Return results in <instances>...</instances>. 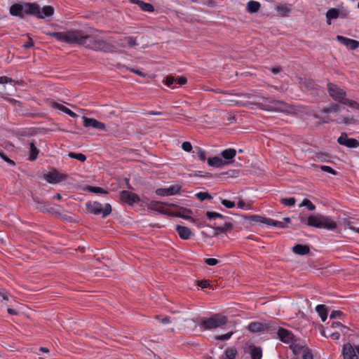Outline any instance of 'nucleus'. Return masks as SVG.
Masks as SVG:
<instances>
[{
  "instance_id": "obj_1",
  "label": "nucleus",
  "mask_w": 359,
  "mask_h": 359,
  "mask_svg": "<svg viewBox=\"0 0 359 359\" xmlns=\"http://www.w3.org/2000/svg\"><path fill=\"white\" fill-rule=\"evenodd\" d=\"M47 35L67 43L83 46L86 48L104 53H112L114 46L97 35L88 34L82 30H74L63 32H46Z\"/></svg>"
},
{
  "instance_id": "obj_2",
  "label": "nucleus",
  "mask_w": 359,
  "mask_h": 359,
  "mask_svg": "<svg viewBox=\"0 0 359 359\" xmlns=\"http://www.w3.org/2000/svg\"><path fill=\"white\" fill-rule=\"evenodd\" d=\"M10 13L12 15L21 18L25 13L35 15L40 19L43 18L41 15L39 5L36 3H26L24 5L15 4L10 7Z\"/></svg>"
},
{
  "instance_id": "obj_3",
  "label": "nucleus",
  "mask_w": 359,
  "mask_h": 359,
  "mask_svg": "<svg viewBox=\"0 0 359 359\" xmlns=\"http://www.w3.org/2000/svg\"><path fill=\"white\" fill-rule=\"evenodd\" d=\"M307 226L318 229H325L333 231L337 229V223L330 217L321 214L310 215L307 219Z\"/></svg>"
},
{
  "instance_id": "obj_4",
  "label": "nucleus",
  "mask_w": 359,
  "mask_h": 359,
  "mask_svg": "<svg viewBox=\"0 0 359 359\" xmlns=\"http://www.w3.org/2000/svg\"><path fill=\"white\" fill-rule=\"evenodd\" d=\"M226 323V316L217 313L210 318H203L201 321V327L204 330L216 329L224 325Z\"/></svg>"
},
{
  "instance_id": "obj_5",
  "label": "nucleus",
  "mask_w": 359,
  "mask_h": 359,
  "mask_svg": "<svg viewBox=\"0 0 359 359\" xmlns=\"http://www.w3.org/2000/svg\"><path fill=\"white\" fill-rule=\"evenodd\" d=\"M260 109L267 111H275L279 112L290 113L292 110L291 105L283 101L273 100L269 104H263L260 102H254Z\"/></svg>"
},
{
  "instance_id": "obj_6",
  "label": "nucleus",
  "mask_w": 359,
  "mask_h": 359,
  "mask_svg": "<svg viewBox=\"0 0 359 359\" xmlns=\"http://www.w3.org/2000/svg\"><path fill=\"white\" fill-rule=\"evenodd\" d=\"M86 210L88 212L94 215H102V217H105L111 214V206L109 203H106L102 208V205L99 203L94 201L93 203L88 202L86 204Z\"/></svg>"
},
{
  "instance_id": "obj_7",
  "label": "nucleus",
  "mask_w": 359,
  "mask_h": 359,
  "mask_svg": "<svg viewBox=\"0 0 359 359\" xmlns=\"http://www.w3.org/2000/svg\"><path fill=\"white\" fill-rule=\"evenodd\" d=\"M329 95L335 101L344 104L346 100V93L338 86L329 83L327 84Z\"/></svg>"
},
{
  "instance_id": "obj_8",
  "label": "nucleus",
  "mask_w": 359,
  "mask_h": 359,
  "mask_svg": "<svg viewBox=\"0 0 359 359\" xmlns=\"http://www.w3.org/2000/svg\"><path fill=\"white\" fill-rule=\"evenodd\" d=\"M33 200H34V202L35 203V208L36 209L39 210L41 212H48V213H50L52 215H57L59 213L55 207L51 206L50 203L42 202L37 197L34 198Z\"/></svg>"
},
{
  "instance_id": "obj_9",
  "label": "nucleus",
  "mask_w": 359,
  "mask_h": 359,
  "mask_svg": "<svg viewBox=\"0 0 359 359\" xmlns=\"http://www.w3.org/2000/svg\"><path fill=\"white\" fill-rule=\"evenodd\" d=\"M337 142L340 145L345 146L348 148H356L359 147V142L356 139L348 137L347 133L345 132L341 133V135L337 138Z\"/></svg>"
},
{
  "instance_id": "obj_10",
  "label": "nucleus",
  "mask_w": 359,
  "mask_h": 359,
  "mask_svg": "<svg viewBox=\"0 0 359 359\" xmlns=\"http://www.w3.org/2000/svg\"><path fill=\"white\" fill-rule=\"evenodd\" d=\"M120 198L123 203L133 205L140 201L139 196L129 191H122L120 192Z\"/></svg>"
},
{
  "instance_id": "obj_11",
  "label": "nucleus",
  "mask_w": 359,
  "mask_h": 359,
  "mask_svg": "<svg viewBox=\"0 0 359 359\" xmlns=\"http://www.w3.org/2000/svg\"><path fill=\"white\" fill-rule=\"evenodd\" d=\"M181 186L178 184L172 185L168 188H160L156 190V194L161 196H173L179 193Z\"/></svg>"
},
{
  "instance_id": "obj_12",
  "label": "nucleus",
  "mask_w": 359,
  "mask_h": 359,
  "mask_svg": "<svg viewBox=\"0 0 359 359\" xmlns=\"http://www.w3.org/2000/svg\"><path fill=\"white\" fill-rule=\"evenodd\" d=\"M355 350L351 343L344 344L342 347L344 359H358V356L355 353Z\"/></svg>"
},
{
  "instance_id": "obj_13",
  "label": "nucleus",
  "mask_w": 359,
  "mask_h": 359,
  "mask_svg": "<svg viewBox=\"0 0 359 359\" xmlns=\"http://www.w3.org/2000/svg\"><path fill=\"white\" fill-rule=\"evenodd\" d=\"M337 39L339 42L346 46L350 50H355L359 47L358 41L346 38L341 35H337Z\"/></svg>"
},
{
  "instance_id": "obj_14",
  "label": "nucleus",
  "mask_w": 359,
  "mask_h": 359,
  "mask_svg": "<svg viewBox=\"0 0 359 359\" xmlns=\"http://www.w3.org/2000/svg\"><path fill=\"white\" fill-rule=\"evenodd\" d=\"M277 334L280 340L284 343L289 344L294 341L293 334L285 328L278 327Z\"/></svg>"
},
{
  "instance_id": "obj_15",
  "label": "nucleus",
  "mask_w": 359,
  "mask_h": 359,
  "mask_svg": "<svg viewBox=\"0 0 359 359\" xmlns=\"http://www.w3.org/2000/svg\"><path fill=\"white\" fill-rule=\"evenodd\" d=\"M83 126L86 128H93L99 130H104L105 125L104 123L97 121L95 118L83 117Z\"/></svg>"
},
{
  "instance_id": "obj_16",
  "label": "nucleus",
  "mask_w": 359,
  "mask_h": 359,
  "mask_svg": "<svg viewBox=\"0 0 359 359\" xmlns=\"http://www.w3.org/2000/svg\"><path fill=\"white\" fill-rule=\"evenodd\" d=\"M212 227L215 230L213 236H217L220 233H225L231 231L233 227V224L231 222H225L224 225L219 226L217 225V223L215 222Z\"/></svg>"
},
{
  "instance_id": "obj_17",
  "label": "nucleus",
  "mask_w": 359,
  "mask_h": 359,
  "mask_svg": "<svg viewBox=\"0 0 359 359\" xmlns=\"http://www.w3.org/2000/svg\"><path fill=\"white\" fill-rule=\"evenodd\" d=\"M191 213L192 211L190 209L180 208L177 211L172 212L171 215L191 222H194V218L191 216Z\"/></svg>"
},
{
  "instance_id": "obj_18",
  "label": "nucleus",
  "mask_w": 359,
  "mask_h": 359,
  "mask_svg": "<svg viewBox=\"0 0 359 359\" xmlns=\"http://www.w3.org/2000/svg\"><path fill=\"white\" fill-rule=\"evenodd\" d=\"M46 180L51 184H56L63 180V175L57 171L50 172L45 175Z\"/></svg>"
},
{
  "instance_id": "obj_19",
  "label": "nucleus",
  "mask_w": 359,
  "mask_h": 359,
  "mask_svg": "<svg viewBox=\"0 0 359 359\" xmlns=\"http://www.w3.org/2000/svg\"><path fill=\"white\" fill-rule=\"evenodd\" d=\"M175 229L179 236L183 240L189 239L192 234L191 231L187 226L177 225Z\"/></svg>"
},
{
  "instance_id": "obj_20",
  "label": "nucleus",
  "mask_w": 359,
  "mask_h": 359,
  "mask_svg": "<svg viewBox=\"0 0 359 359\" xmlns=\"http://www.w3.org/2000/svg\"><path fill=\"white\" fill-rule=\"evenodd\" d=\"M292 252L297 255H304L310 252V248L307 245L297 244L292 248Z\"/></svg>"
},
{
  "instance_id": "obj_21",
  "label": "nucleus",
  "mask_w": 359,
  "mask_h": 359,
  "mask_svg": "<svg viewBox=\"0 0 359 359\" xmlns=\"http://www.w3.org/2000/svg\"><path fill=\"white\" fill-rule=\"evenodd\" d=\"M208 163L210 166H213L215 168H221L223 165L227 164L228 163L224 161L221 158L215 156L213 158H208L207 159Z\"/></svg>"
},
{
  "instance_id": "obj_22",
  "label": "nucleus",
  "mask_w": 359,
  "mask_h": 359,
  "mask_svg": "<svg viewBox=\"0 0 359 359\" xmlns=\"http://www.w3.org/2000/svg\"><path fill=\"white\" fill-rule=\"evenodd\" d=\"M121 41L120 46L122 47H126V44L130 47L137 45L136 38L133 36H126L123 39H121Z\"/></svg>"
},
{
  "instance_id": "obj_23",
  "label": "nucleus",
  "mask_w": 359,
  "mask_h": 359,
  "mask_svg": "<svg viewBox=\"0 0 359 359\" xmlns=\"http://www.w3.org/2000/svg\"><path fill=\"white\" fill-rule=\"evenodd\" d=\"M248 330L251 332H258L264 331L263 323L253 322L249 324Z\"/></svg>"
},
{
  "instance_id": "obj_24",
  "label": "nucleus",
  "mask_w": 359,
  "mask_h": 359,
  "mask_svg": "<svg viewBox=\"0 0 359 359\" xmlns=\"http://www.w3.org/2000/svg\"><path fill=\"white\" fill-rule=\"evenodd\" d=\"M252 218L255 222L263 223L269 226H273L274 223V219L264 217L259 215H254L252 217Z\"/></svg>"
},
{
  "instance_id": "obj_25",
  "label": "nucleus",
  "mask_w": 359,
  "mask_h": 359,
  "mask_svg": "<svg viewBox=\"0 0 359 359\" xmlns=\"http://www.w3.org/2000/svg\"><path fill=\"white\" fill-rule=\"evenodd\" d=\"M260 4L256 1H250L247 4V10L249 13H253L257 12L260 8Z\"/></svg>"
},
{
  "instance_id": "obj_26",
  "label": "nucleus",
  "mask_w": 359,
  "mask_h": 359,
  "mask_svg": "<svg viewBox=\"0 0 359 359\" xmlns=\"http://www.w3.org/2000/svg\"><path fill=\"white\" fill-rule=\"evenodd\" d=\"M236 151L235 149H227L222 151L221 155L225 160H231L235 157Z\"/></svg>"
},
{
  "instance_id": "obj_27",
  "label": "nucleus",
  "mask_w": 359,
  "mask_h": 359,
  "mask_svg": "<svg viewBox=\"0 0 359 359\" xmlns=\"http://www.w3.org/2000/svg\"><path fill=\"white\" fill-rule=\"evenodd\" d=\"M316 311L322 319V321L325 322L327 317V309L325 305L320 304L316 307Z\"/></svg>"
},
{
  "instance_id": "obj_28",
  "label": "nucleus",
  "mask_w": 359,
  "mask_h": 359,
  "mask_svg": "<svg viewBox=\"0 0 359 359\" xmlns=\"http://www.w3.org/2000/svg\"><path fill=\"white\" fill-rule=\"evenodd\" d=\"M250 355L252 359H261L262 351L260 347L252 346L250 348Z\"/></svg>"
},
{
  "instance_id": "obj_29",
  "label": "nucleus",
  "mask_w": 359,
  "mask_h": 359,
  "mask_svg": "<svg viewBox=\"0 0 359 359\" xmlns=\"http://www.w3.org/2000/svg\"><path fill=\"white\" fill-rule=\"evenodd\" d=\"M290 348L294 355H299L304 349V346L300 343L291 342Z\"/></svg>"
},
{
  "instance_id": "obj_30",
  "label": "nucleus",
  "mask_w": 359,
  "mask_h": 359,
  "mask_svg": "<svg viewBox=\"0 0 359 359\" xmlns=\"http://www.w3.org/2000/svg\"><path fill=\"white\" fill-rule=\"evenodd\" d=\"M339 16V11L336 8H331L330 9L327 13H326V17H327V23L329 25L331 24V20L332 19H336Z\"/></svg>"
},
{
  "instance_id": "obj_31",
  "label": "nucleus",
  "mask_w": 359,
  "mask_h": 359,
  "mask_svg": "<svg viewBox=\"0 0 359 359\" xmlns=\"http://www.w3.org/2000/svg\"><path fill=\"white\" fill-rule=\"evenodd\" d=\"M276 10L278 13L279 15L281 17L287 16L288 13L290 11V8L285 5L277 6Z\"/></svg>"
},
{
  "instance_id": "obj_32",
  "label": "nucleus",
  "mask_w": 359,
  "mask_h": 359,
  "mask_svg": "<svg viewBox=\"0 0 359 359\" xmlns=\"http://www.w3.org/2000/svg\"><path fill=\"white\" fill-rule=\"evenodd\" d=\"M41 15L43 16V18L45 17H50L54 13V8L51 6H45L43 7L42 11H41Z\"/></svg>"
},
{
  "instance_id": "obj_33",
  "label": "nucleus",
  "mask_w": 359,
  "mask_h": 359,
  "mask_svg": "<svg viewBox=\"0 0 359 359\" xmlns=\"http://www.w3.org/2000/svg\"><path fill=\"white\" fill-rule=\"evenodd\" d=\"M237 355V351L236 348H228L225 350L224 355H222V357L229 358V359H235Z\"/></svg>"
},
{
  "instance_id": "obj_34",
  "label": "nucleus",
  "mask_w": 359,
  "mask_h": 359,
  "mask_svg": "<svg viewBox=\"0 0 359 359\" xmlns=\"http://www.w3.org/2000/svg\"><path fill=\"white\" fill-rule=\"evenodd\" d=\"M30 145V151H29V159L30 161H34L36 158L37 157V155L39 154V150L36 147L35 144L34 142H31L29 144Z\"/></svg>"
},
{
  "instance_id": "obj_35",
  "label": "nucleus",
  "mask_w": 359,
  "mask_h": 359,
  "mask_svg": "<svg viewBox=\"0 0 359 359\" xmlns=\"http://www.w3.org/2000/svg\"><path fill=\"white\" fill-rule=\"evenodd\" d=\"M151 205L152 209L156 211H158L161 213H167V212H165L164 210V204L162 203L156 202V201L152 202Z\"/></svg>"
},
{
  "instance_id": "obj_36",
  "label": "nucleus",
  "mask_w": 359,
  "mask_h": 359,
  "mask_svg": "<svg viewBox=\"0 0 359 359\" xmlns=\"http://www.w3.org/2000/svg\"><path fill=\"white\" fill-rule=\"evenodd\" d=\"M340 108L339 106L337 104H332L330 106L324 108L322 110L323 113L327 114L330 112H338L339 111Z\"/></svg>"
},
{
  "instance_id": "obj_37",
  "label": "nucleus",
  "mask_w": 359,
  "mask_h": 359,
  "mask_svg": "<svg viewBox=\"0 0 359 359\" xmlns=\"http://www.w3.org/2000/svg\"><path fill=\"white\" fill-rule=\"evenodd\" d=\"M138 6L144 11L152 12L154 10V6L151 4L142 1L140 2Z\"/></svg>"
},
{
  "instance_id": "obj_38",
  "label": "nucleus",
  "mask_w": 359,
  "mask_h": 359,
  "mask_svg": "<svg viewBox=\"0 0 359 359\" xmlns=\"http://www.w3.org/2000/svg\"><path fill=\"white\" fill-rule=\"evenodd\" d=\"M264 331L275 330L277 328L276 323L274 321L270 320L263 323Z\"/></svg>"
},
{
  "instance_id": "obj_39",
  "label": "nucleus",
  "mask_w": 359,
  "mask_h": 359,
  "mask_svg": "<svg viewBox=\"0 0 359 359\" xmlns=\"http://www.w3.org/2000/svg\"><path fill=\"white\" fill-rule=\"evenodd\" d=\"M206 216L209 219H216V218L224 219L226 218V216H224L220 213H218L216 212H211V211H208L206 212Z\"/></svg>"
},
{
  "instance_id": "obj_40",
  "label": "nucleus",
  "mask_w": 359,
  "mask_h": 359,
  "mask_svg": "<svg viewBox=\"0 0 359 359\" xmlns=\"http://www.w3.org/2000/svg\"><path fill=\"white\" fill-rule=\"evenodd\" d=\"M68 156L70 158L77 159L81 162H84L86 160V156L81 153L69 152Z\"/></svg>"
},
{
  "instance_id": "obj_41",
  "label": "nucleus",
  "mask_w": 359,
  "mask_h": 359,
  "mask_svg": "<svg viewBox=\"0 0 359 359\" xmlns=\"http://www.w3.org/2000/svg\"><path fill=\"white\" fill-rule=\"evenodd\" d=\"M296 199L293 197L292 198H283L280 199V203L286 206H293L295 204Z\"/></svg>"
},
{
  "instance_id": "obj_42",
  "label": "nucleus",
  "mask_w": 359,
  "mask_h": 359,
  "mask_svg": "<svg viewBox=\"0 0 359 359\" xmlns=\"http://www.w3.org/2000/svg\"><path fill=\"white\" fill-rule=\"evenodd\" d=\"M302 88H304L306 90H311L313 88L314 83L311 80H304L300 82Z\"/></svg>"
},
{
  "instance_id": "obj_43",
  "label": "nucleus",
  "mask_w": 359,
  "mask_h": 359,
  "mask_svg": "<svg viewBox=\"0 0 359 359\" xmlns=\"http://www.w3.org/2000/svg\"><path fill=\"white\" fill-rule=\"evenodd\" d=\"M305 206L309 210L313 211L316 209V206L309 199H304L302 203L299 205V207Z\"/></svg>"
},
{
  "instance_id": "obj_44",
  "label": "nucleus",
  "mask_w": 359,
  "mask_h": 359,
  "mask_svg": "<svg viewBox=\"0 0 359 359\" xmlns=\"http://www.w3.org/2000/svg\"><path fill=\"white\" fill-rule=\"evenodd\" d=\"M343 104L347 105L351 108L359 110V103L357 102L356 101L346 98V101L344 102Z\"/></svg>"
},
{
  "instance_id": "obj_45",
  "label": "nucleus",
  "mask_w": 359,
  "mask_h": 359,
  "mask_svg": "<svg viewBox=\"0 0 359 359\" xmlns=\"http://www.w3.org/2000/svg\"><path fill=\"white\" fill-rule=\"evenodd\" d=\"M88 190L95 194H107V191L97 187H88Z\"/></svg>"
},
{
  "instance_id": "obj_46",
  "label": "nucleus",
  "mask_w": 359,
  "mask_h": 359,
  "mask_svg": "<svg viewBox=\"0 0 359 359\" xmlns=\"http://www.w3.org/2000/svg\"><path fill=\"white\" fill-rule=\"evenodd\" d=\"M196 197L201 201L205 199H212V196L208 192H199L196 194Z\"/></svg>"
},
{
  "instance_id": "obj_47",
  "label": "nucleus",
  "mask_w": 359,
  "mask_h": 359,
  "mask_svg": "<svg viewBox=\"0 0 359 359\" xmlns=\"http://www.w3.org/2000/svg\"><path fill=\"white\" fill-rule=\"evenodd\" d=\"M355 120L353 118H349V117H341L340 120L337 121V122L338 123H344L346 125H348L351 123H354Z\"/></svg>"
},
{
  "instance_id": "obj_48",
  "label": "nucleus",
  "mask_w": 359,
  "mask_h": 359,
  "mask_svg": "<svg viewBox=\"0 0 359 359\" xmlns=\"http://www.w3.org/2000/svg\"><path fill=\"white\" fill-rule=\"evenodd\" d=\"M302 359H313L311 351L306 348L303 351Z\"/></svg>"
},
{
  "instance_id": "obj_49",
  "label": "nucleus",
  "mask_w": 359,
  "mask_h": 359,
  "mask_svg": "<svg viewBox=\"0 0 359 359\" xmlns=\"http://www.w3.org/2000/svg\"><path fill=\"white\" fill-rule=\"evenodd\" d=\"M343 225L345 226V227H348V229H351V230H353V231H358L359 232V228L358 229H356L355 228L353 224H352V222L351 221H349L348 219H344L343 220V222H342Z\"/></svg>"
},
{
  "instance_id": "obj_50",
  "label": "nucleus",
  "mask_w": 359,
  "mask_h": 359,
  "mask_svg": "<svg viewBox=\"0 0 359 359\" xmlns=\"http://www.w3.org/2000/svg\"><path fill=\"white\" fill-rule=\"evenodd\" d=\"M50 104L53 108L57 109L63 112H65L66 109H67V107H66L65 106H64L61 104L57 103L55 102H52Z\"/></svg>"
},
{
  "instance_id": "obj_51",
  "label": "nucleus",
  "mask_w": 359,
  "mask_h": 359,
  "mask_svg": "<svg viewBox=\"0 0 359 359\" xmlns=\"http://www.w3.org/2000/svg\"><path fill=\"white\" fill-rule=\"evenodd\" d=\"M232 334H233V332H228L226 334L217 336L215 337V339L217 340H228V339H229L231 338Z\"/></svg>"
},
{
  "instance_id": "obj_52",
  "label": "nucleus",
  "mask_w": 359,
  "mask_h": 359,
  "mask_svg": "<svg viewBox=\"0 0 359 359\" xmlns=\"http://www.w3.org/2000/svg\"><path fill=\"white\" fill-rule=\"evenodd\" d=\"M196 154L201 161H205L207 160L206 156H205V151L203 149H198Z\"/></svg>"
},
{
  "instance_id": "obj_53",
  "label": "nucleus",
  "mask_w": 359,
  "mask_h": 359,
  "mask_svg": "<svg viewBox=\"0 0 359 359\" xmlns=\"http://www.w3.org/2000/svg\"><path fill=\"white\" fill-rule=\"evenodd\" d=\"M221 203L224 206H225L227 208H233L235 206L234 202L226 199H222Z\"/></svg>"
},
{
  "instance_id": "obj_54",
  "label": "nucleus",
  "mask_w": 359,
  "mask_h": 359,
  "mask_svg": "<svg viewBox=\"0 0 359 359\" xmlns=\"http://www.w3.org/2000/svg\"><path fill=\"white\" fill-rule=\"evenodd\" d=\"M320 170L322 171H324V172H329V173H331L332 175H336L337 174V172L333 170L331 167L330 166H327V165H321L320 167Z\"/></svg>"
},
{
  "instance_id": "obj_55",
  "label": "nucleus",
  "mask_w": 359,
  "mask_h": 359,
  "mask_svg": "<svg viewBox=\"0 0 359 359\" xmlns=\"http://www.w3.org/2000/svg\"><path fill=\"white\" fill-rule=\"evenodd\" d=\"M8 83H15L14 80L6 76H0V83L4 84Z\"/></svg>"
},
{
  "instance_id": "obj_56",
  "label": "nucleus",
  "mask_w": 359,
  "mask_h": 359,
  "mask_svg": "<svg viewBox=\"0 0 359 359\" xmlns=\"http://www.w3.org/2000/svg\"><path fill=\"white\" fill-rule=\"evenodd\" d=\"M238 207L241 209L250 210L251 208L250 203H246L243 201L241 200L238 203Z\"/></svg>"
},
{
  "instance_id": "obj_57",
  "label": "nucleus",
  "mask_w": 359,
  "mask_h": 359,
  "mask_svg": "<svg viewBox=\"0 0 359 359\" xmlns=\"http://www.w3.org/2000/svg\"><path fill=\"white\" fill-rule=\"evenodd\" d=\"M155 318L161 322V323L165 324V323H170L172 321V319L170 317L166 316L163 318H160L158 316H156Z\"/></svg>"
},
{
  "instance_id": "obj_58",
  "label": "nucleus",
  "mask_w": 359,
  "mask_h": 359,
  "mask_svg": "<svg viewBox=\"0 0 359 359\" xmlns=\"http://www.w3.org/2000/svg\"><path fill=\"white\" fill-rule=\"evenodd\" d=\"M182 148L187 152H190L192 150V145L189 142H184L182 144Z\"/></svg>"
},
{
  "instance_id": "obj_59",
  "label": "nucleus",
  "mask_w": 359,
  "mask_h": 359,
  "mask_svg": "<svg viewBox=\"0 0 359 359\" xmlns=\"http://www.w3.org/2000/svg\"><path fill=\"white\" fill-rule=\"evenodd\" d=\"M0 157L4 159L6 162H7L9 165H15V162L10 159L9 158H8V156L6 155H5L4 153L1 152L0 151Z\"/></svg>"
},
{
  "instance_id": "obj_60",
  "label": "nucleus",
  "mask_w": 359,
  "mask_h": 359,
  "mask_svg": "<svg viewBox=\"0 0 359 359\" xmlns=\"http://www.w3.org/2000/svg\"><path fill=\"white\" fill-rule=\"evenodd\" d=\"M176 82V79L171 75H169L165 79V84L168 86H171L174 83Z\"/></svg>"
},
{
  "instance_id": "obj_61",
  "label": "nucleus",
  "mask_w": 359,
  "mask_h": 359,
  "mask_svg": "<svg viewBox=\"0 0 359 359\" xmlns=\"http://www.w3.org/2000/svg\"><path fill=\"white\" fill-rule=\"evenodd\" d=\"M205 262L209 266H215L218 263V260L215 258H207L205 259Z\"/></svg>"
},
{
  "instance_id": "obj_62",
  "label": "nucleus",
  "mask_w": 359,
  "mask_h": 359,
  "mask_svg": "<svg viewBox=\"0 0 359 359\" xmlns=\"http://www.w3.org/2000/svg\"><path fill=\"white\" fill-rule=\"evenodd\" d=\"M341 314H342V312L341 311H339V310L333 311L330 315V319L337 318L341 316Z\"/></svg>"
},
{
  "instance_id": "obj_63",
  "label": "nucleus",
  "mask_w": 359,
  "mask_h": 359,
  "mask_svg": "<svg viewBox=\"0 0 359 359\" xmlns=\"http://www.w3.org/2000/svg\"><path fill=\"white\" fill-rule=\"evenodd\" d=\"M203 4L209 7H215L217 5L216 0H203Z\"/></svg>"
},
{
  "instance_id": "obj_64",
  "label": "nucleus",
  "mask_w": 359,
  "mask_h": 359,
  "mask_svg": "<svg viewBox=\"0 0 359 359\" xmlns=\"http://www.w3.org/2000/svg\"><path fill=\"white\" fill-rule=\"evenodd\" d=\"M197 285L202 288H206L210 285V283L206 280H198Z\"/></svg>"
}]
</instances>
